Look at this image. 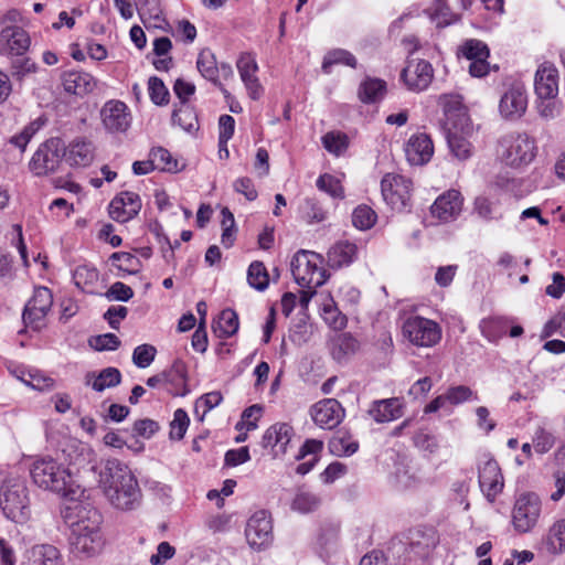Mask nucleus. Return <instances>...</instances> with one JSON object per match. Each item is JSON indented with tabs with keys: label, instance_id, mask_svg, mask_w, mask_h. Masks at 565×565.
Instances as JSON below:
<instances>
[{
	"label": "nucleus",
	"instance_id": "1",
	"mask_svg": "<svg viewBox=\"0 0 565 565\" xmlns=\"http://www.w3.org/2000/svg\"><path fill=\"white\" fill-rule=\"evenodd\" d=\"M98 484L108 502L122 511L134 510L141 501V490L130 468L118 459L106 460L98 473Z\"/></svg>",
	"mask_w": 565,
	"mask_h": 565
},
{
	"label": "nucleus",
	"instance_id": "2",
	"mask_svg": "<svg viewBox=\"0 0 565 565\" xmlns=\"http://www.w3.org/2000/svg\"><path fill=\"white\" fill-rule=\"evenodd\" d=\"M30 475L39 488L61 494L67 500L78 501L84 495V489L77 483L71 468L50 456L35 458Z\"/></svg>",
	"mask_w": 565,
	"mask_h": 565
},
{
	"label": "nucleus",
	"instance_id": "3",
	"mask_svg": "<svg viewBox=\"0 0 565 565\" xmlns=\"http://www.w3.org/2000/svg\"><path fill=\"white\" fill-rule=\"evenodd\" d=\"M495 156L498 161L507 168L524 169L537 156L536 140L526 132L505 134L497 142Z\"/></svg>",
	"mask_w": 565,
	"mask_h": 565
},
{
	"label": "nucleus",
	"instance_id": "4",
	"mask_svg": "<svg viewBox=\"0 0 565 565\" xmlns=\"http://www.w3.org/2000/svg\"><path fill=\"white\" fill-rule=\"evenodd\" d=\"M295 281L302 288L316 289L327 280L323 258L320 254L301 249L291 260Z\"/></svg>",
	"mask_w": 565,
	"mask_h": 565
},
{
	"label": "nucleus",
	"instance_id": "5",
	"mask_svg": "<svg viewBox=\"0 0 565 565\" xmlns=\"http://www.w3.org/2000/svg\"><path fill=\"white\" fill-rule=\"evenodd\" d=\"M28 488L23 481L9 479L0 488V509L15 523H24L30 516Z\"/></svg>",
	"mask_w": 565,
	"mask_h": 565
},
{
	"label": "nucleus",
	"instance_id": "6",
	"mask_svg": "<svg viewBox=\"0 0 565 565\" xmlns=\"http://www.w3.org/2000/svg\"><path fill=\"white\" fill-rule=\"evenodd\" d=\"M79 520L72 524V552L79 557H90L98 554L104 540L99 529V516Z\"/></svg>",
	"mask_w": 565,
	"mask_h": 565
},
{
	"label": "nucleus",
	"instance_id": "7",
	"mask_svg": "<svg viewBox=\"0 0 565 565\" xmlns=\"http://www.w3.org/2000/svg\"><path fill=\"white\" fill-rule=\"evenodd\" d=\"M542 502L534 492L520 494L512 509V525L514 531L524 534L531 532L541 516Z\"/></svg>",
	"mask_w": 565,
	"mask_h": 565
},
{
	"label": "nucleus",
	"instance_id": "8",
	"mask_svg": "<svg viewBox=\"0 0 565 565\" xmlns=\"http://www.w3.org/2000/svg\"><path fill=\"white\" fill-rule=\"evenodd\" d=\"M403 334L416 347L430 348L440 341L441 328L434 320L414 316L405 320Z\"/></svg>",
	"mask_w": 565,
	"mask_h": 565
},
{
	"label": "nucleus",
	"instance_id": "9",
	"mask_svg": "<svg viewBox=\"0 0 565 565\" xmlns=\"http://www.w3.org/2000/svg\"><path fill=\"white\" fill-rule=\"evenodd\" d=\"M63 140L51 138L33 153L29 169L34 175H46L58 170L63 159Z\"/></svg>",
	"mask_w": 565,
	"mask_h": 565
},
{
	"label": "nucleus",
	"instance_id": "10",
	"mask_svg": "<svg viewBox=\"0 0 565 565\" xmlns=\"http://www.w3.org/2000/svg\"><path fill=\"white\" fill-rule=\"evenodd\" d=\"M447 143L450 152L458 160H468L473 153V147L469 137L473 134V126L468 114H460L459 121L446 127Z\"/></svg>",
	"mask_w": 565,
	"mask_h": 565
},
{
	"label": "nucleus",
	"instance_id": "11",
	"mask_svg": "<svg viewBox=\"0 0 565 565\" xmlns=\"http://www.w3.org/2000/svg\"><path fill=\"white\" fill-rule=\"evenodd\" d=\"M412 182L403 175L386 173L381 181L383 200L395 211L405 210L411 201Z\"/></svg>",
	"mask_w": 565,
	"mask_h": 565
},
{
	"label": "nucleus",
	"instance_id": "12",
	"mask_svg": "<svg viewBox=\"0 0 565 565\" xmlns=\"http://www.w3.org/2000/svg\"><path fill=\"white\" fill-rule=\"evenodd\" d=\"M479 487L487 501L493 503L504 488V478L499 463L486 455L478 465Z\"/></svg>",
	"mask_w": 565,
	"mask_h": 565
},
{
	"label": "nucleus",
	"instance_id": "13",
	"mask_svg": "<svg viewBox=\"0 0 565 565\" xmlns=\"http://www.w3.org/2000/svg\"><path fill=\"white\" fill-rule=\"evenodd\" d=\"M104 129L111 135L125 134L131 126L132 116L129 107L121 100H107L100 109Z\"/></svg>",
	"mask_w": 565,
	"mask_h": 565
},
{
	"label": "nucleus",
	"instance_id": "14",
	"mask_svg": "<svg viewBox=\"0 0 565 565\" xmlns=\"http://www.w3.org/2000/svg\"><path fill=\"white\" fill-rule=\"evenodd\" d=\"M53 303L52 292L46 287L35 288L32 298L26 303L22 318L26 327L41 330L45 324V317Z\"/></svg>",
	"mask_w": 565,
	"mask_h": 565
},
{
	"label": "nucleus",
	"instance_id": "15",
	"mask_svg": "<svg viewBox=\"0 0 565 565\" xmlns=\"http://www.w3.org/2000/svg\"><path fill=\"white\" fill-rule=\"evenodd\" d=\"M245 536L249 546L260 551L273 542V524L270 515L265 510L256 511L247 521Z\"/></svg>",
	"mask_w": 565,
	"mask_h": 565
},
{
	"label": "nucleus",
	"instance_id": "16",
	"mask_svg": "<svg viewBox=\"0 0 565 565\" xmlns=\"http://www.w3.org/2000/svg\"><path fill=\"white\" fill-rule=\"evenodd\" d=\"M527 108V93L525 86L512 83L502 94L499 103V111L502 118L516 120L521 118Z\"/></svg>",
	"mask_w": 565,
	"mask_h": 565
},
{
	"label": "nucleus",
	"instance_id": "17",
	"mask_svg": "<svg viewBox=\"0 0 565 565\" xmlns=\"http://www.w3.org/2000/svg\"><path fill=\"white\" fill-rule=\"evenodd\" d=\"M401 77L409 90L419 93L427 89L431 84L434 68L425 60H411L403 70Z\"/></svg>",
	"mask_w": 565,
	"mask_h": 565
},
{
	"label": "nucleus",
	"instance_id": "18",
	"mask_svg": "<svg viewBox=\"0 0 565 565\" xmlns=\"http://www.w3.org/2000/svg\"><path fill=\"white\" fill-rule=\"evenodd\" d=\"M28 32L13 24L4 25L0 32V54L3 56H22L30 47Z\"/></svg>",
	"mask_w": 565,
	"mask_h": 565
},
{
	"label": "nucleus",
	"instance_id": "19",
	"mask_svg": "<svg viewBox=\"0 0 565 565\" xmlns=\"http://www.w3.org/2000/svg\"><path fill=\"white\" fill-rule=\"evenodd\" d=\"M310 415L319 427L333 429L343 420L345 411L335 398H324L311 406Z\"/></svg>",
	"mask_w": 565,
	"mask_h": 565
},
{
	"label": "nucleus",
	"instance_id": "20",
	"mask_svg": "<svg viewBox=\"0 0 565 565\" xmlns=\"http://www.w3.org/2000/svg\"><path fill=\"white\" fill-rule=\"evenodd\" d=\"M62 152L65 162L75 168H86L95 158L94 143L84 137H76L67 145L63 142Z\"/></svg>",
	"mask_w": 565,
	"mask_h": 565
},
{
	"label": "nucleus",
	"instance_id": "21",
	"mask_svg": "<svg viewBox=\"0 0 565 565\" xmlns=\"http://www.w3.org/2000/svg\"><path fill=\"white\" fill-rule=\"evenodd\" d=\"M236 67L248 96L254 100L259 99L264 93V88L257 76L258 64L255 55L252 53L241 54L236 62Z\"/></svg>",
	"mask_w": 565,
	"mask_h": 565
},
{
	"label": "nucleus",
	"instance_id": "22",
	"mask_svg": "<svg viewBox=\"0 0 565 565\" xmlns=\"http://www.w3.org/2000/svg\"><path fill=\"white\" fill-rule=\"evenodd\" d=\"M141 205L137 193L125 191L111 200L109 215L116 222L126 223L139 213Z\"/></svg>",
	"mask_w": 565,
	"mask_h": 565
},
{
	"label": "nucleus",
	"instance_id": "23",
	"mask_svg": "<svg viewBox=\"0 0 565 565\" xmlns=\"http://www.w3.org/2000/svg\"><path fill=\"white\" fill-rule=\"evenodd\" d=\"M463 198L457 190L439 195L431 205V214L441 222L456 220L462 211Z\"/></svg>",
	"mask_w": 565,
	"mask_h": 565
},
{
	"label": "nucleus",
	"instance_id": "24",
	"mask_svg": "<svg viewBox=\"0 0 565 565\" xmlns=\"http://www.w3.org/2000/svg\"><path fill=\"white\" fill-rule=\"evenodd\" d=\"M292 436L294 429L290 425L277 423L265 431L262 444L271 450L274 457H279L286 454Z\"/></svg>",
	"mask_w": 565,
	"mask_h": 565
},
{
	"label": "nucleus",
	"instance_id": "25",
	"mask_svg": "<svg viewBox=\"0 0 565 565\" xmlns=\"http://www.w3.org/2000/svg\"><path fill=\"white\" fill-rule=\"evenodd\" d=\"M470 399H478V396L470 387L465 385L452 386L449 387L445 394L437 396L427 404L425 413H435L439 409H445L448 406H456Z\"/></svg>",
	"mask_w": 565,
	"mask_h": 565
},
{
	"label": "nucleus",
	"instance_id": "26",
	"mask_svg": "<svg viewBox=\"0 0 565 565\" xmlns=\"http://www.w3.org/2000/svg\"><path fill=\"white\" fill-rule=\"evenodd\" d=\"M433 153V141L426 134L413 135L405 145V156L412 166H423L427 163Z\"/></svg>",
	"mask_w": 565,
	"mask_h": 565
},
{
	"label": "nucleus",
	"instance_id": "27",
	"mask_svg": "<svg viewBox=\"0 0 565 565\" xmlns=\"http://www.w3.org/2000/svg\"><path fill=\"white\" fill-rule=\"evenodd\" d=\"M534 89L537 97H557L558 71L554 64L545 62L535 73Z\"/></svg>",
	"mask_w": 565,
	"mask_h": 565
},
{
	"label": "nucleus",
	"instance_id": "28",
	"mask_svg": "<svg viewBox=\"0 0 565 565\" xmlns=\"http://www.w3.org/2000/svg\"><path fill=\"white\" fill-rule=\"evenodd\" d=\"M61 81L67 94L77 96L92 93L97 85L94 76L83 71H66L62 74Z\"/></svg>",
	"mask_w": 565,
	"mask_h": 565
},
{
	"label": "nucleus",
	"instance_id": "29",
	"mask_svg": "<svg viewBox=\"0 0 565 565\" xmlns=\"http://www.w3.org/2000/svg\"><path fill=\"white\" fill-rule=\"evenodd\" d=\"M369 414L376 423H388L403 415L402 403L398 398L375 401L370 407Z\"/></svg>",
	"mask_w": 565,
	"mask_h": 565
},
{
	"label": "nucleus",
	"instance_id": "30",
	"mask_svg": "<svg viewBox=\"0 0 565 565\" xmlns=\"http://www.w3.org/2000/svg\"><path fill=\"white\" fill-rule=\"evenodd\" d=\"M30 565H63L61 552L51 544H38L28 552Z\"/></svg>",
	"mask_w": 565,
	"mask_h": 565
},
{
	"label": "nucleus",
	"instance_id": "31",
	"mask_svg": "<svg viewBox=\"0 0 565 565\" xmlns=\"http://www.w3.org/2000/svg\"><path fill=\"white\" fill-rule=\"evenodd\" d=\"M356 245L348 241L335 243L328 252V264L332 268L349 266L356 257Z\"/></svg>",
	"mask_w": 565,
	"mask_h": 565
},
{
	"label": "nucleus",
	"instance_id": "32",
	"mask_svg": "<svg viewBox=\"0 0 565 565\" xmlns=\"http://www.w3.org/2000/svg\"><path fill=\"white\" fill-rule=\"evenodd\" d=\"M72 278L78 289L84 292L94 294L98 286L99 273L92 265L81 264L74 268Z\"/></svg>",
	"mask_w": 565,
	"mask_h": 565
},
{
	"label": "nucleus",
	"instance_id": "33",
	"mask_svg": "<svg viewBox=\"0 0 565 565\" xmlns=\"http://www.w3.org/2000/svg\"><path fill=\"white\" fill-rule=\"evenodd\" d=\"M120 381L121 374L116 367H106L98 374L88 373L86 375V384L90 385L96 392L117 386Z\"/></svg>",
	"mask_w": 565,
	"mask_h": 565
},
{
	"label": "nucleus",
	"instance_id": "34",
	"mask_svg": "<svg viewBox=\"0 0 565 565\" xmlns=\"http://www.w3.org/2000/svg\"><path fill=\"white\" fill-rule=\"evenodd\" d=\"M544 545L546 551L553 555L565 552V519H559L550 526Z\"/></svg>",
	"mask_w": 565,
	"mask_h": 565
},
{
	"label": "nucleus",
	"instance_id": "35",
	"mask_svg": "<svg viewBox=\"0 0 565 565\" xmlns=\"http://www.w3.org/2000/svg\"><path fill=\"white\" fill-rule=\"evenodd\" d=\"M386 94V83L380 78H365L359 87V98L365 104L376 103Z\"/></svg>",
	"mask_w": 565,
	"mask_h": 565
},
{
	"label": "nucleus",
	"instance_id": "36",
	"mask_svg": "<svg viewBox=\"0 0 565 565\" xmlns=\"http://www.w3.org/2000/svg\"><path fill=\"white\" fill-rule=\"evenodd\" d=\"M438 105L445 113L446 127H450L455 121H459L460 114H467L462 107L460 96L456 94L440 95L438 98Z\"/></svg>",
	"mask_w": 565,
	"mask_h": 565
},
{
	"label": "nucleus",
	"instance_id": "37",
	"mask_svg": "<svg viewBox=\"0 0 565 565\" xmlns=\"http://www.w3.org/2000/svg\"><path fill=\"white\" fill-rule=\"evenodd\" d=\"M525 183V179L510 177L507 173L497 175L494 180V185L499 190L508 192L516 199L524 198L531 193V189L524 186Z\"/></svg>",
	"mask_w": 565,
	"mask_h": 565
},
{
	"label": "nucleus",
	"instance_id": "38",
	"mask_svg": "<svg viewBox=\"0 0 565 565\" xmlns=\"http://www.w3.org/2000/svg\"><path fill=\"white\" fill-rule=\"evenodd\" d=\"M196 67L204 78H206L215 85H220L218 66L216 63L215 55L211 50L204 49L200 52L196 61Z\"/></svg>",
	"mask_w": 565,
	"mask_h": 565
},
{
	"label": "nucleus",
	"instance_id": "39",
	"mask_svg": "<svg viewBox=\"0 0 565 565\" xmlns=\"http://www.w3.org/2000/svg\"><path fill=\"white\" fill-rule=\"evenodd\" d=\"M480 331L490 342L501 339L509 328V322L502 317H490L480 321Z\"/></svg>",
	"mask_w": 565,
	"mask_h": 565
},
{
	"label": "nucleus",
	"instance_id": "40",
	"mask_svg": "<svg viewBox=\"0 0 565 565\" xmlns=\"http://www.w3.org/2000/svg\"><path fill=\"white\" fill-rule=\"evenodd\" d=\"M173 125H178L186 132H192L198 129L199 121L194 109L186 103H181L172 114Z\"/></svg>",
	"mask_w": 565,
	"mask_h": 565
},
{
	"label": "nucleus",
	"instance_id": "41",
	"mask_svg": "<svg viewBox=\"0 0 565 565\" xmlns=\"http://www.w3.org/2000/svg\"><path fill=\"white\" fill-rule=\"evenodd\" d=\"M321 316L324 322L334 330H342L345 328L348 319L337 307L334 300L329 295L327 296L321 308Z\"/></svg>",
	"mask_w": 565,
	"mask_h": 565
},
{
	"label": "nucleus",
	"instance_id": "42",
	"mask_svg": "<svg viewBox=\"0 0 565 565\" xmlns=\"http://www.w3.org/2000/svg\"><path fill=\"white\" fill-rule=\"evenodd\" d=\"M238 317L232 309H224L214 326V332L218 338H230L238 330Z\"/></svg>",
	"mask_w": 565,
	"mask_h": 565
},
{
	"label": "nucleus",
	"instance_id": "43",
	"mask_svg": "<svg viewBox=\"0 0 565 565\" xmlns=\"http://www.w3.org/2000/svg\"><path fill=\"white\" fill-rule=\"evenodd\" d=\"M359 444L350 435L340 433L329 441V450L338 457L351 456L356 452Z\"/></svg>",
	"mask_w": 565,
	"mask_h": 565
},
{
	"label": "nucleus",
	"instance_id": "44",
	"mask_svg": "<svg viewBox=\"0 0 565 565\" xmlns=\"http://www.w3.org/2000/svg\"><path fill=\"white\" fill-rule=\"evenodd\" d=\"M473 213L484 221H492L501 217L498 201L484 194L475 199Z\"/></svg>",
	"mask_w": 565,
	"mask_h": 565
},
{
	"label": "nucleus",
	"instance_id": "45",
	"mask_svg": "<svg viewBox=\"0 0 565 565\" xmlns=\"http://www.w3.org/2000/svg\"><path fill=\"white\" fill-rule=\"evenodd\" d=\"M359 343L355 338L350 333H341L332 341V355L338 361H341L347 355L354 353L358 350Z\"/></svg>",
	"mask_w": 565,
	"mask_h": 565
},
{
	"label": "nucleus",
	"instance_id": "46",
	"mask_svg": "<svg viewBox=\"0 0 565 565\" xmlns=\"http://www.w3.org/2000/svg\"><path fill=\"white\" fill-rule=\"evenodd\" d=\"M377 221L375 211L366 204L358 205L352 212V224L360 231L372 228Z\"/></svg>",
	"mask_w": 565,
	"mask_h": 565
},
{
	"label": "nucleus",
	"instance_id": "47",
	"mask_svg": "<svg viewBox=\"0 0 565 565\" xmlns=\"http://www.w3.org/2000/svg\"><path fill=\"white\" fill-rule=\"evenodd\" d=\"M320 503L321 500L317 494L299 490L291 501V509L299 513H309L317 510Z\"/></svg>",
	"mask_w": 565,
	"mask_h": 565
},
{
	"label": "nucleus",
	"instance_id": "48",
	"mask_svg": "<svg viewBox=\"0 0 565 565\" xmlns=\"http://www.w3.org/2000/svg\"><path fill=\"white\" fill-rule=\"evenodd\" d=\"M337 64H343L350 67L356 66V58L347 50L335 49L327 53L322 62V71L330 73V67Z\"/></svg>",
	"mask_w": 565,
	"mask_h": 565
},
{
	"label": "nucleus",
	"instance_id": "49",
	"mask_svg": "<svg viewBox=\"0 0 565 565\" xmlns=\"http://www.w3.org/2000/svg\"><path fill=\"white\" fill-rule=\"evenodd\" d=\"M247 281L256 290L264 291L269 285V276L262 262H253L247 270Z\"/></svg>",
	"mask_w": 565,
	"mask_h": 565
},
{
	"label": "nucleus",
	"instance_id": "50",
	"mask_svg": "<svg viewBox=\"0 0 565 565\" xmlns=\"http://www.w3.org/2000/svg\"><path fill=\"white\" fill-rule=\"evenodd\" d=\"M316 185L320 191L326 192L332 199H344V189L341 181L332 174H321L317 179Z\"/></svg>",
	"mask_w": 565,
	"mask_h": 565
},
{
	"label": "nucleus",
	"instance_id": "51",
	"mask_svg": "<svg viewBox=\"0 0 565 565\" xmlns=\"http://www.w3.org/2000/svg\"><path fill=\"white\" fill-rule=\"evenodd\" d=\"M536 109L541 118L552 120L563 110V103L556 97H537Z\"/></svg>",
	"mask_w": 565,
	"mask_h": 565
},
{
	"label": "nucleus",
	"instance_id": "52",
	"mask_svg": "<svg viewBox=\"0 0 565 565\" xmlns=\"http://www.w3.org/2000/svg\"><path fill=\"white\" fill-rule=\"evenodd\" d=\"M300 213L308 224L321 223L327 218V212L315 199H306L300 206Z\"/></svg>",
	"mask_w": 565,
	"mask_h": 565
},
{
	"label": "nucleus",
	"instance_id": "53",
	"mask_svg": "<svg viewBox=\"0 0 565 565\" xmlns=\"http://www.w3.org/2000/svg\"><path fill=\"white\" fill-rule=\"evenodd\" d=\"M323 147L335 156L342 154L349 147V138L340 131H330L322 137Z\"/></svg>",
	"mask_w": 565,
	"mask_h": 565
},
{
	"label": "nucleus",
	"instance_id": "54",
	"mask_svg": "<svg viewBox=\"0 0 565 565\" xmlns=\"http://www.w3.org/2000/svg\"><path fill=\"white\" fill-rule=\"evenodd\" d=\"M45 120L42 118H38L31 124H29L26 127L23 128V130L10 139V143L15 146L23 152L32 139V137L44 126Z\"/></svg>",
	"mask_w": 565,
	"mask_h": 565
},
{
	"label": "nucleus",
	"instance_id": "55",
	"mask_svg": "<svg viewBox=\"0 0 565 565\" xmlns=\"http://www.w3.org/2000/svg\"><path fill=\"white\" fill-rule=\"evenodd\" d=\"M555 440L552 431L540 426L535 429L532 438L533 448L537 454H546L554 447Z\"/></svg>",
	"mask_w": 565,
	"mask_h": 565
},
{
	"label": "nucleus",
	"instance_id": "56",
	"mask_svg": "<svg viewBox=\"0 0 565 565\" xmlns=\"http://www.w3.org/2000/svg\"><path fill=\"white\" fill-rule=\"evenodd\" d=\"M460 52L469 61L488 58L490 51L486 43L480 40H468L461 47Z\"/></svg>",
	"mask_w": 565,
	"mask_h": 565
},
{
	"label": "nucleus",
	"instance_id": "57",
	"mask_svg": "<svg viewBox=\"0 0 565 565\" xmlns=\"http://www.w3.org/2000/svg\"><path fill=\"white\" fill-rule=\"evenodd\" d=\"M431 19L437 26H447L457 21V15L450 11V8L444 0H435L431 7Z\"/></svg>",
	"mask_w": 565,
	"mask_h": 565
},
{
	"label": "nucleus",
	"instance_id": "58",
	"mask_svg": "<svg viewBox=\"0 0 565 565\" xmlns=\"http://www.w3.org/2000/svg\"><path fill=\"white\" fill-rule=\"evenodd\" d=\"M190 418L186 412L182 408H178L173 414V419L170 424V438L181 440L189 427Z\"/></svg>",
	"mask_w": 565,
	"mask_h": 565
},
{
	"label": "nucleus",
	"instance_id": "59",
	"mask_svg": "<svg viewBox=\"0 0 565 565\" xmlns=\"http://www.w3.org/2000/svg\"><path fill=\"white\" fill-rule=\"evenodd\" d=\"M157 349L151 344H140L132 352V362L139 369L148 367L154 360Z\"/></svg>",
	"mask_w": 565,
	"mask_h": 565
},
{
	"label": "nucleus",
	"instance_id": "60",
	"mask_svg": "<svg viewBox=\"0 0 565 565\" xmlns=\"http://www.w3.org/2000/svg\"><path fill=\"white\" fill-rule=\"evenodd\" d=\"M148 89H149L150 99L156 105L161 106V105L168 104L169 90L160 78H158L156 76L150 77L149 82H148Z\"/></svg>",
	"mask_w": 565,
	"mask_h": 565
},
{
	"label": "nucleus",
	"instance_id": "61",
	"mask_svg": "<svg viewBox=\"0 0 565 565\" xmlns=\"http://www.w3.org/2000/svg\"><path fill=\"white\" fill-rule=\"evenodd\" d=\"M21 382H23L25 385L38 390L43 391L51 388L53 386V380L50 377H44L40 375L39 373H32V372H24L21 371L19 375H17Z\"/></svg>",
	"mask_w": 565,
	"mask_h": 565
},
{
	"label": "nucleus",
	"instance_id": "62",
	"mask_svg": "<svg viewBox=\"0 0 565 565\" xmlns=\"http://www.w3.org/2000/svg\"><path fill=\"white\" fill-rule=\"evenodd\" d=\"M150 158L154 164V169L163 171H173L177 169V161H174L167 149L156 148L150 152Z\"/></svg>",
	"mask_w": 565,
	"mask_h": 565
},
{
	"label": "nucleus",
	"instance_id": "63",
	"mask_svg": "<svg viewBox=\"0 0 565 565\" xmlns=\"http://www.w3.org/2000/svg\"><path fill=\"white\" fill-rule=\"evenodd\" d=\"M222 227L223 233L221 237V242L225 247H231L235 241V221L233 214L230 212L227 207L222 210Z\"/></svg>",
	"mask_w": 565,
	"mask_h": 565
},
{
	"label": "nucleus",
	"instance_id": "64",
	"mask_svg": "<svg viewBox=\"0 0 565 565\" xmlns=\"http://www.w3.org/2000/svg\"><path fill=\"white\" fill-rule=\"evenodd\" d=\"M223 399V396L220 392H210L195 402V413L199 414L202 411L201 419H203L204 415L209 413L214 407L218 406Z\"/></svg>",
	"mask_w": 565,
	"mask_h": 565
}]
</instances>
